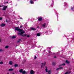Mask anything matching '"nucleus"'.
<instances>
[{
    "label": "nucleus",
    "mask_w": 74,
    "mask_h": 74,
    "mask_svg": "<svg viewBox=\"0 0 74 74\" xmlns=\"http://www.w3.org/2000/svg\"><path fill=\"white\" fill-rule=\"evenodd\" d=\"M48 48H49V49H50L51 47H48Z\"/></svg>",
    "instance_id": "obj_38"
},
{
    "label": "nucleus",
    "mask_w": 74,
    "mask_h": 74,
    "mask_svg": "<svg viewBox=\"0 0 74 74\" xmlns=\"http://www.w3.org/2000/svg\"><path fill=\"white\" fill-rule=\"evenodd\" d=\"M37 59V57H36V56H35L34 59Z\"/></svg>",
    "instance_id": "obj_29"
},
{
    "label": "nucleus",
    "mask_w": 74,
    "mask_h": 74,
    "mask_svg": "<svg viewBox=\"0 0 74 74\" xmlns=\"http://www.w3.org/2000/svg\"><path fill=\"white\" fill-rule=\"evenodd\" d=\"M41 64L43 65V66L44 67V66H45V65L46 64V62H45L44 63H42Z\"/></svg>",
    "instance_id": "obj_8"
},
{
    "label": "nucleus",
    "mask_w": 74,
    "mask_h": 74,
    "mask_svg": "<svg viewBox=\"0 0 74 74\" xmlns=\"http://www.w3.org/2000/svg\"><path fill=\"white\" fill-rule=\"evenodd\" d=\"M44 67V66L43 65L41 66V67Z\"/></svg>",
    "instance_id": "obj_33"
},
{
    "label": "nucleus",
    "mask_w": 74,
    "mask_h": 74,
    "mask_svg": "<svg viewBox=\"0 0 74 74\" xmlns=\"http://www.w3.org/2000/svg\"><path fill=\"white\" fill-rule=\"evenodd\" d=\"M3 64V62L2 61L0 62V64Z\"/></svg>",
    "instance_id": "obj_23"
},
{
    "label": "nucleus",
    "mask_w": 74,
    "mask_h": 74,
    "mask_svg": "<svg viewBox=\"0 0 74 74\" xmlns=\"http://www.w3.org/2000/svg\"><path fill=\"white\" fill-rule=\"evenodd\" d=\"M38 20V21H41L42 20V17H40V18H39Z\"/></svg>",
    "instance_id": "obj_4"
},
{
    "label": "nucleus",
    "mask_w": 74,
    "mask_h": 74,
    "mask_svg": "<svg viewBox=\"0 0 74 74\" xmlns=\"http://www.w3.org/2000/svg\"><path fill=\"white\" fill-rule=\"evenodd\" d=\"M15 30L16 31H18L19 33H18V34L20 35L21 36H22V37H25L27 35L26 34H23L25 33V31H23V29H19V27H15Z\"/></svg>",
    "instance_id": "obj_1"
},
{
    "label": "nucleus",
    "mask_w": 74,
    "mask_h": 74,
    "mask_svg": "<svg viewBox=\"0 0 74 74\" xmlns=\"http://www.w3.org/2000/svg\"><path fill=\"white\" fill-rule=\"evenodd\" d=\"M30 37V35H27V37Z\"/></svg>",
    "instance_id": "obj_30"
},
{
    "label": "nucleus",
    "mask_w": 74,
    "mask_h": 74,
    "mask_svg": "<svg viewBox=\"0 0 74 74\" xmlns=\"http://www.w3.org/2000/svg\"><path fill=\"white\" fill-rule=\"evenodd\" d=\"M44 51L45 52V50H44Z\"/></svg>",
    "instance_id": "obj_47"
},
{
    "label": "nucleus",
    "mask_w": 74,
    "mask_h": 74,
    "mask_svg": "<svg viewBox=\"0 0 74 74\" xmlns=\"http://www.w3.org/2000/svg\"><path fill=\"white\" fill-rule=\"evenodd\" d=\"M65 62L66 63H67V64H69L70 63V62L67 60H66Z\"/></svg>",
    "instance_id": "obj_11"
},
{
    "label": "nucleus",
    "mask_w": 74,
    "mask_h": 74,
    "mask_svg": "<svg viewBox=\"0 0 74 74\" xmlns=\"http://www.w3.org/2000/svg\"><path fill=\"white\" fill-rule=\"evenodd\" d=\"M45 68H46V69H47V66H46Z\"/></svg>",
    "instance_id": "obj_43"
},
{
    "label": "nucleus",
    "mask_w": 74,
    "mask_h": 74,
    "mask_svg": "<svg viewBox=\"0 0 74 74\" xmlns=\"http://www.w3.org/2000/svg\"><path fill=\"white\" fill-rule=\"evenodd\" d=\"M14 66L15 68H16V67H18V66H19V65L18 64H14Z\"/></svg>",
    "instance_id": "obj_9"
},
{
    "label": "nucleus",
    "mask_w": 74,
    "mask_h": 74,
    "mask_svg": "<svg viewBox=\"0 0 74 74\" xmlns=\"http://www.w3.org/2000/svg\"><path fill=\"white\" fill-rule=\"evenodd\" d=\"M20 19H22V18H21Z\"/></svg>",
    "instance_id": "obj_46"
},
{
    "label": "nucleus",
    "mask_w": 74,
    "mask_h": 74,
    "mask_svg": "<svg viewBox=\"0 0 74 74\" xmlns=\"http://www.w3.org/2000/svg\"><path fill=\"white\" fill-rule=\"evenodd\" d=\"M59 68H60V69H63V67H60Z\"/></svg>",
    "instance_id": "obj_24"
},
{
    "label": "nucleus",
    "mask_w": 74,
    "mask_h": 74,
    "mask_svg": "<svg viewBox=\"0 0 74 74\" xmlns=\"http://www.w3.org/2000/svg\"><path fill=\"white\" fill-rule=\"evenodd\" d=\"M30 30H36V28H34L32 27L30 29Z\"/></svg>",
    "instance_id": "obj_6"
},
{
    "label": "nucleus",
    "mask_w": 74,
    "mask_h": 74,
    "mask_svg": "<svg viewBox=\"0 0 74 74\" xmlns=\"http://www.w3.org/2000/svg\"><path fill=\"white\" fill-rule=\"evenodd\" d=\"M6 3H8V2H6Z\"/></svg>",
    "instance_id": "obj_40"
},
{
    "label": "nucleus",
    "mask_w": 74,
    "mask_h": 74,
    "mask_svg": "<svg viewBox=\"0 0 74 74\" xmlns=\"http://www.w3.org/2000/svg\"><path fill=\"white\" fill-rule=\"evenodd\" d=\"M1 39H0V42H1Z\"/></svg>",
    "instance_id": "obj_41"
},
{
    "label": "nucleus",
    "mask_w": 74,
    "mask_h": 74,
    "mask_svg": "<svg viewBox=\"0 0 74 74\" xmlns=\"http://www.w3.org/2000/svg\"><path fill=\"white\" fill-rule=\"evenodd\" d=\"M45 70H46V72H48V69L47 68L45 69Z\"/></svg>",
    "instance_id": "obj_26"
},
{
    "label": "nucleus",
    "mask_w": 74,
    "mask_h": 74,
    "mask_svg": "<svg viewBox=\"0 0 74 74\" xmlns=\"http://www.w3.org/2000/svg\"><path fill=\"white\" fill-rule=\"evenodd\" d=\"M33 1H36V0H33Z\"/></svg>",
    "instance_id": "obj_45"
},
{
    "label": "nucleus",
    "mask_w": 74,
    "mask_h": 74,
    "mask_svg": "<svg viewBox=\"0 0 74 74\" xmlns=\"http://www.w3.org/2000/svg\"><path fill=\"white\" fill-rule=\"evenodd\" d=\"M9 47L8 46H6L5 47V48H8Z\"/></svg>",
    "instance_id": "obj_25"
},
{
    "label": "nucleus",
    "mask_w": 74,
    "mask_h": 74,
    "mask_svg": "<svg viewBox=\"0 0 74 74\" xmlns=\"http://www.w3.org/2000/svg\"><path fill=\"white\" fill-rule=\"evenodd\" d=\"M45 33H47V32H45Z\"/></svg>",
    "instance_id": "obj_48"
},
{
    "label": "nucleus",
    "mask_w": 74,
    "mask_h": 74,
    "mask_svg": "<svg viewBox=\"0 0 74 74\" xmlns=\"http://www.w3.org/2000/svg\"><path fill=\"white\" fill-rule=\"evenodd\" d=\"M23 27V26H22V25H21V26L20 27V28H22V27Z\"/></svg>",
    "instance_id": "obj_32"
},
{
    "label": "nucleus",
    "mask_w": 74,
    "mask_h": 74,
    "mask_svg": "<svg viewBox=\"0 0 74 74\" xmlns=\"http://www.w3.org/2000/svg\"><path fill=\"white\" fill-rule=\"evenodd\" d=\"M9 64H10V65H12V64L13 63V62H12V61H10L9 62Z\"/></svg>",
    "instance_id": "obj_10"
},
{
    "label": "nucleus",
    "mask_w": 74,
    "mask_h": 74,
    "mask_svg": "<svg viewBox=\"0 0 74 74\" xmlns=\"http://www.w3.org/2000/svg\"><path fill=\"white\" fill-rule=\"evenodd\" d=\"M13 70H14V69L12 68H11L9 70V71H13Z\"/></svg>",
    "instance_id": "obj_18"
},
{
    "label": "nucleus",
    "mask_w": 74,
    "mask_h": 74,
    "mask_svg": "<svg viewBox=\"0 0 74 74\" xmlns=\"http://www.w3.org/2000/svg\"><path fill=\"white\" fill-rule=\"evenodd\" d=\"M2 7H4L2 9L3 11H5V10H6L7 8V6H5L4 5H2Z\"/></svg>",
    "instance_id": "obj_2"
},
{
    "label": "nucleus",
    "mask_w": 74,
    "mask_h": 74,
    "mask_svg": "<svg viewBox=\"0 0 74 74\" xmlns=\"http://www.w3.org/2000/svg\"><path fill=\"white\" fill-rule=\"evenodd\" d=\"M3 19V18L2 17H0V20H2Z\"/></svg>",
    "instance_id": "obj_28"
},
{
    "label": "nucleus",
    "mask_w": 74,
    "mask_h": 74,
    "mask_svg": "<svg viewBox=\"0 0 74 74\" xmlns=\"http://www.w3.org/2000/svg\"><path fill=\"white\" fill-rule=\"evenodd\" d=\"M30 73L31 74H35V72H34V71L33 70H31V71H30Z\"/></svg>",
    "instance_id": "obj_3"
},
{
    "label": "nucleus",
    "mask_w": 74,
    "mask_h": 74,
    "mask_svg": "<svg viewBox=\"0 0 74 74\" xmlns=\"http://www.w3.org/2000/svg\"><path fill=\"white\" fill-rule=\"evenodd\" d=\"M65 64L63 63L62 64L59 65V66H65Z\"/></svg>",
    "instance_id": "obj_16"
},
{
    "label": "nucleus",
    "mask_w": 74,
    "mask_h": 74,
    "mask_svg": "<svg viewBox=\"0 0 74 74\" xmlns=\"http://www.w3.org/2000/svg\"><path fill=\"white\" fill-rule=\"evenodd\" d=\"M40 35H40V33L37 34V36H40Z\"/></svg>",
    "instance_id": "obj_21"
},
{
    "label": "nucleus",
    "mask_w": 74,
    "mask_h": 74,
    "mask_svg": "<svg viewBox=\"0 0 74 74\" xmlns=\"http://www.w3.org/2000/svg\"><path fill=\"white\" fill-rule=\"evenodd\" d=\"M13 74H14V73H13Z\"/></svg>",
    "instance_id": "obj_52"
},
{
    "label": "nucleus",
    "mask_w": 74,
    "mask_h": 74,
    "mask_svg": "<svg viewBox=\"0 0 74 74\" xmlns=\"http://www.w3.org/2000/svg\"><path fill=\"white\" fill-rule=\"evenodd\" d=\"M51 70H49V71H48V73L47 74H51Z\"/></svg>",
    "instance_id": "obj_19"
},
{
    "label": "nucleus",
    "mask_w": 74,
    "mask_h": 74,
    "mask_svg": "<svg viewBox=\"0 0 74 74\" xmlns=\"http://www.w3.org/2000/svg\"><path fill=\"white\" fill-rule=\"evenodd\" d=\"M21 39H18V41H17V42H18V43L19 42H20V41H21Z\"/></svg>",
    "instance_id": "obj_22"
},
{
    "label": "nucleus",
    "mask_w": 74,
    "mask_h": 74,
    "mask_svg": "<svg viewBox=\"0 0 74 74\" xmlns=\"http://www.w3.org/2000/svg\"><path fill=\"white\" fill-rule=\"evenodd\" d=\"M26 62V60H24L22 62V64H25V63Z\"/></svg>",
    "instance_id": "obj_13"
},
{
    "label": "nucleus",
    "mask_w": 74,
    "mask_h": 74,
    "mask_svg": "<svg viewBox=\"0 0 74 74\" xmlns=\"http://www.w3.org/2000/svg\"><path fill=\"white\" fill-rule=\"evenodd\" d=\"M60 70V69L59 68H57V69H56V70L57 71H58V70Z\"/></svg>",
    "instance_id": "obj_27"
},
{
    "label": "nucleus",
    "mask_w": 74,
    "mask_h": 74,
    "mask_svg": "<svg viewBox=\"0 0 74 74\" xmlns=\"http://www.w3.org/2000/svg\"><path fill=\"white\" fill-rule=\"evenodd\" d=\"M16 36H13L12 37V38L13 39H14L15 38H16Z\"/></svg>",
    "instance_id": "obj_14"
},
{
    "label": "nucleus",
    "mask_w": 74,
    "mask_h": 74,
    "mask_svg": "<svg viewBox=\"0 0 74 74\" xmlns=\"http://www.w3.org/2000/svg\"><path fill=\"white\" fill-rule=\"evenodd\" d=\"M30 3L31 4H34V2H33V1H30Z\"/></svg>",
    "instance_id": "obj_15"
},
{
    "label": "nucleus",
    "mask_w": 74,
    "mask_h": 74,
    "mask_svg": "<svg viewBox=\"0 0 74 74\" xmlns=\"http://www.w3.org/2000/svg\"><path fill=\"white\" fill-rule=\"evenodd\" d=\"M47 32H48V31H47Z\"/></svg>",
    "instance_id": "obj_53"
},
{
    "label": "nucleus",
    "mask_w": 74,
    "mask_h": 74,
    "mask_svg": "<svg viewBox=\"0 0 74 74\" xmlns=\"http://www.w3.org/2000/svg\"><path fill=\"white\" fill-rule=\"evenodd\" d=\"M69 74H70V72H69Z\"/></svg>",
    "instance_id": "obj_44"
},
{
    "label": "nucleus",
    "mask_w": 74,
    "mask_h": 74,
    "mask_svg": "<svg viewBox=\"0 0 74 74\" xmlns=\"http://www.w3.org/2000/svg\"><path fill=\"white\" fill-rule=\"evenodd\" d=\"M49 53H51V51H49Z\"/></svg>",
    "instance_id": "obj_42"
},
{
    "label": "nucleus",
    "mask_w": 74,
    "mask_h": 74,
    "mask_svg": "<svg viewBox=\"0 0 74 74\" xmlns=\"http://www.w3.org/2000/svg\"><path fill=\"white\" fill-rule=\"evenodd\" d=\"M0 26L1 27H4V26H5V24L4 23H2L1 25Z\"/></svg>",
    "instance_id": "obj_5"
},
{
    "label": "nucleus",
    "mask_w": 74,
    "mask_h": 74,
    "mask_svg": "<svg viewBox=\"0 0 74 74\" xmlns=\"http://www.w3.org/2000/svg\"><path fill=\"white\" fill-rule=\"evenodd\" d=\"M54 59H56V56H54Z\"/></svg>",
    "instance_id": "obj_31"
},
{
    "label": "nucleus",
    "mask_w": 74,
    "mask_h": 74,
    "mask_svg": "<svg viewBox=\"0 0 74 74\" xmlns=\"http://www.w3.org/2000/svg\"><path fill=\"white\" fill-rule=\"evenodd\" d=\"M2 7V5H0V7Z\"/></svg>",
    "instance_id": "obj_37"
},
{
    "label": "nucleus",
    "mask_w": 74,
    "mask_h": 74,
    "mask_svg": "<svg viewBox=\"0 0 74 74\" xmlns=\"http://www.w3.org/2000/svg\"><path fill=\"white\" fill-rule=\"evenodd\" d=\"M45 25H46V23H45L42 25L43 27H45Z\"/></svg>",
    "instance_id": "obj_17"
},
{
    "label": "nucleus",
    "mask_w": 74,
    "mask_h": 74,
    "mask_svg": "<svg viewBox=\"0 0 74 74\" xmlns=\"http://www.w3.org/2000/svg\"><path fill=\"white\" fill-rule=\"evenodd\" d=\"M56 63H55L54 62H53V63H52L53 66H55V65H56Z\"/></svg>",
    "instance_id": "obj_20"
},
{
    "label": "nucleus",
    "mask_w": 74,
    "mask_h": 74,
    "mask_svg": "<svg viewBox=\"0 0 74 74\" xmlns=\"http://www.w3.org/2000/svg\"><path fill=\"white\" fill-rule=\"evenodd\" d=\"M7 74H9V73H7Z\"/></svg>",
    "instance_id": "obj_50"
},
{
    "label": "nucleus",
    "mask_w": 74,
    "mask_h": 74,
    "mask_svg": "<svg viewBox=\"0 0 74 74\" xmlns=\"http://www.w3.org/2000/svg\"><path fill=\"white\" fill-rule=\"evenodd\" d=\"M19 72L20 73H22V72H23V69H21L20 70H19Z\"/></svg>",
    "instance_id": "obj_12"
},
{
    "label": "nucleus",
    "mask_w": 74,
    "mask_h": 74,
    "mask_svg": "<svg viewBox=\"0 0 74 74\" xmlns=\"http://www.w3.org/2000/svg\"><path fill=\"white\" fill-rule=\"evenodd\" d=\"M4 4H6V2H5L4 3Z\"/></svg>",
    "instance_id": "obj_36"
},
{
    "label": "nucleus",
    "mask_w": 74,
    "mask_h": 74,
    "mask_svg": "<svg viewBox=\"0 0 74 74\" xmlns=\"http://www.w3.org/2000/svg\"><path fill=\"white\" fill-rule=\"evenodd\" d=\"M73 8H71V10H73Z\"/></svg>",
    "instance_id": "obj_34"
},
{
    "label": "nucleus",
    "mask_w": 74,
    "mask_h": 74,
    "mask_svg": "<svg viewBox=\"0 0 74 74\" xmlns=\"http://www.w3.org/2000/svg\"><path fill=\"white\" fill-rule=\"evenodd\" d=\"M27 72H26L25 71H23V72H22V73L23 74H27Z\"/></svg>",
    "instance_id": "obj_7"
},
{
    "label": "nucleus",
    "mask_w": 74,
    "mask_h": 74,
    "mask_svg": "<svg viewBox=\"0 0 74 74\" xmlns=\"http://www.w3.org/2000/svg\"><path fill=\"white\" fill-rule=\"evenodd\" d=\"M37 28H38V27H37Z\"/></svg>",
    "instance_id": "obj_49"
},
{
    "label": "nucleus",
    "mask_w": 74,
    "mask_h": 74,
    "mask_svg": "<svg viewBox=\"0 0 74 74\" xmlns=\"http://www.w3.org/2000/svg\"><path fill=\"white\" fill-rule=\"evenodd\" d=\"M65 4L66 5V4Z\"/></svg>",
    "instance_id": "obj_51"
},
{
    "label": "nucleus",
    "mask_w": 74,
    "mask_h": 74,
    "mask_svg": "<svg viewBox=\"0 0 74 74\" xmlns=\"http://www.w3.org/2000/svg\"><path fill=\"white\" fill-rule=\"evenodd\" d=\"M6 22H8V21H7V20H6Z\"/></svg>",
    "instance_id": "obj_39"
},
{
    "label": "nucleus",
    "mask_w": 74,
    "mask_h": 74,
    "mask_svg": "<svg viewBox=\"0 0 74 74\" xmlns=\"http://www.w3.org/2000/svg\"><path fill=\"white\" fill-rule=\"evenodd\" d=\"M2 51V50L1 49H0V52H1Z\"/></svg>",
    "instance_id": "obj_35"
}]
</instances>
